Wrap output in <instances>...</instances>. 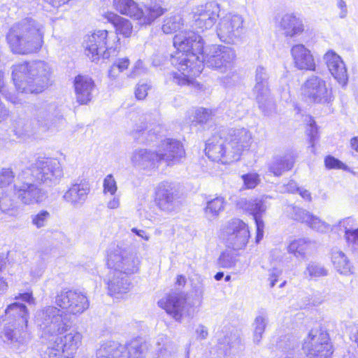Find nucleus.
I'll use <instances>...</instances> for the list:
<instances>
[{"instance_id":"nucleus-1","label":"nucleus","mask_w":358,"mask_h":358,"mask_svg":"<svg viewBox=\"0 0 358 358\" xmlns=\"http://www.w3.org/2000/svg\"><path fill=\"white\" fill-rule=\"evenodd\" d=\"M35 321L41 338L48 345L42 358H73L81 344L82 335L71 331L61 336L69 327L61 310L53 306H46L37 312Z\"/></svg>"},{"instance_id":"nucleus-2","label":"nucleus","mask_w":358,"mask_h":358,"mask_svg":"<svg viewBox=\"0 0 358 358\" xmlns=\"http://www.w3.org/2000/svg\"><path fill=\"white\" fill-rule=\"evenodd\" d=\"M64 178L60 161L52 157H38L18 175L14 184V192L24 205L39 203L45 198V192L38 187H53Z\"/></svg>"},{"instance_id":"nucleus-3","label":"nucleus","mask_w":358,"mask_h":358,"mask_svg":"<svg viewBox=\"0 0 358 358\" xmlns=\"http://www.w3.org/2000/svg\"><path fill=\"white\" fill-rule=\"evenodd\" d=\"M178 52L171 58V64L178 71L173 73V81L180 85L192 83L202 71L200 55L204 49L202 37L192 31H180L173 38Z\"/></svg>"},{"instance_id":"nucleus-4","label":"nucleus","mask_w":358,"mask_h":358,"mask_svg":"<svg viewBox=\"0 0 358 358\" xmlns=\"http://www.w3.org/2000/svg\"><path fill=\"white\" fill-rule=\"evenodd\" d=\"M251 143L252 134L245 128L221 129L207 141L205 151L212 161L230 164L239 160Z\"/></svg>"},{"instance_id":"nucleus-5","label":"nucleus","mask_w":358,"mask_h":358,"mask_svg":"<svg viewBox=\"0 0 358 358\" xmlns=\"http://www.w3.org/2000/svg\"><path fill=\"white\" fill-rule=\"evenodd\" d=\"M105 17L113 24L116 33L109 34L106 30H97L85 37L83 42L85 53L92 62L98 60L101 57L108 58L111 51H115L117 47L120 40L117 35L121 34L128 38L133 31V26L127 19L112 12L107 13Z\"/></svg>"},{"instance_id":"nucleus-6","label":"nucleus","mask_w":358,"mask_h":358,"mask_svg":"<svg viewBox=\"0 0 358 358\" xmlns=\"http://www.w3.org/2000/svg\"><path fill=\"white\" fill-rule=\"evenodd\" d=\"M45 31V24L41 21L25 17L13 24L6 34V40L14 53H35L43 44Z\"/></svg>"},{"instance_id":"nucleus-7","label":"nucleus","mask_w":358,"mask_h":358,"mask_svg":"<svg viewBox=\"0 0 358 358\" xmlns=\"http://www.w3.org/2000/svg\"><path fill=\"white\" fill-rule=\"evenodd\" d=\"M50 66L41 60L24 62L13 65L12 78L16 90L21 93H41L51 83Z\"/></svg>"},{"instance_id":"nucleus-8","label":"nucleus","mask_w":358,"mask_h":358,"mask_svg":"<svg viewBox=\"0 0 358 358\" xmlns=\"http://www.w3.org/2000/svg\"><path fill=\"white\" fill-rule=\"evenodd\" d=\"M113 6L120 14L138 20L141 25H150L166 11L157 3L145 6L143 9L134 0H113Z\"/></svg>"},{"instance_id":"nucleus-9","label":"nucleus","mask_w":358,"mask_h":358,"mask_svg":"<svg viewBox=\"0 0 358 358\" xmlns=\"http://www.w3.org/2000/svg\"><path fill=\"white\" fill-rule=\"evenodd\" d=\"M139 262L136 255L129 248L117 244L108 250L107 266L110 271L131 275L138 272Z\"/></svg>"},{"instance_id":"nucleus-10","label":"nucleus","mask_w":358,"mask_h":358,"mask_svg":"<svg viewBox=\"0 0 358 358\" xmlns=\"http://www.w3.org/2000/svg\"><path fill=\"white\" fill-rule=\"evenodd\" d=\"M236 58L234 48L224 45H213L208 49H203L200 55L202 69L204 66L226 73L231 71Z\"/></svg>"},{"instance_id":"nucleus-11","label":"nucleus","mask_w":358,"mask_h":358,"mask_svg":"<svg viewBox=\"0 0 358 358\" xmlns=\"http://www.w3.org/2000/svg\"><path fill=\"white\" fill-rule=\"evenodd\" d=\"M31 113L38 126L44 131H57L66 123L62 114L54 103L42 102L35 104Z\"/></svg>"},{"instance_id":"nucleus-12","label":"nucleus","mask_w":358,"mask_h":358,"mask_svg":"<svg viewBox=\"0 0 358 358\" xmlns=\"http://www.w3.org/2000/svg\"><path fill=\"white\" fill-rule=\"evenodd\" d=\"M244 18L234 12H229L220 17L216 25V34L224 43L234 44L244 32Z\"/></svg>"},{"instance_id":"nucleus-13","label":"nucleus","mask_w":358,"mask_h":358,"mask_svg":"<svg viewBox=\"0 0 358 358\" xmlns=\"http://www.w3.org/2000/svg\"><path fill=\"white\" fill-rule=\"evenodd\" d=\"M302 350L308 358H329L333 347L326 331L312 329L303 340Z\"/></svg>"},{"instance_id":"nucleus-14","label":"nucleus","mask_w":358,"mask_h":358,"mask_svg":"<svg viewBox=\"0 0 358 358\" xmlns=\"http://www.w3.org/2000/svg\"><path fill=\"white\" fill-rule=\"evenodd\" d=\"M220 236L227 247L234 250L245 248L250 238L248 225L239 219H232L221 229Z\"/></svg>"},{"instance_id":"nucleus-15","label":"nucleus","mask_w":358,"mask_h":358,"mask_svg":"<svg viewBox=\"0 0 358 358\" xmlns=\"http://www.w3.org/2000/svg\"><path fill=\"white\" fill-rule=\"evenodd\" d=\"M158 305L176 322H181L183 318L193 316L192 306L187 302L186 295L182 292L168 294L158 301Z\"/></svg>"},{"instance_id":"nucleus-16","label":"nucleus","mask_w":358,"mask_h":358,"mask_svg":"<svg viewBox=\"0 0 358 358\" xmlns=\"http://www.w3.org/2000/svg\"><path fill=\"white\" fill-rule=\"evenodd\" d=\"M55 303L68 313L80 315L90 306L85 293L78 290H62L55 297Z\"/></svg>"},{"instance_id":"nucleus-17","label":"nucleus","mask_w":358,"mask_h":358,"mask_svg":"<svg viewBox=\"0 0 358 358\" xmlns=\"http://www.w3.org/2000/svg\"><path fill=\"white\" fill-rule=\"evenodd\" d=\"M220 13V6L215 1L195 6L192 10L193 26L201 31L210 29L218 20Z\"/></svg>"},{"instance_id":"nucleus-18","label":"nucleus","mask_w":358,"mask_h":358,"mask_svg":"<svg viewBox=\"0 0 358 358\" xmlns=\"http://www.w3.org/2000/svg\"><path fill=\"white\" fill-rule=\"evenodd\" d=\"M302 94L310 102L329 103L333 99L331 88L322 78L313 76L303 85Z\"/></svg>"},{"instance_id":"nucleus-19","label":"nucleus","mask_w":358,"mask_h":358,"mask_svg":"<svg viewBox=\"0 0 358 358\" xmlns=\"http://www.w3.org/2000/svg\"><path fill=\"white\" fill-rule=\"evenodd\" d=\"M91 187L88 181L84 179L73 180L64 192L63 201L74 208L84 206L90 193Z\"/></svg>"},{"instance_id":"nucleus-20","label":"nucleus","mask_w":358,"mask_h":358,"mask_svg":"<svg viewBox=\"0 0 358 358\" xmlns=\"http://www.w3.org/2000/svg\"><path fill=\"white\" fill-rule=\"evenodd\" d=\"M269 76L266 69L262 66H258L255 70L253 94L262 110H266L272 104L268 86Z\"/></svg>"},{"instance_id":"nucleus-21","label":"nucleus","mask_w":358,"mask_h":358,"mask_svg":"<svg viewBox=\"0 0 358 358\" xmlns=\"http://www.w3.org/2000/svg\"><path fill=\"white\" fill-rule=\"evenodd\" d=\"M266 198L262 197L249 201L245 199H241L237 203V206L240 208L243 209L252 215L257 228L256 243H259L264 236V224L262 217L267 208L266 205Z\"/></svg>"},{"instance_id":"nucleus-22","label":"nucleus","mask_w":358,"mask_h":358,"mask_svg":"<svg viewBox=\"0 0 358 358\" xmlns=\"http://www.w3.org/2000/svg\"><path fill=\"white\" fill-rule=\"evenodd\" d=\"M27 327V325L0 320V338L13 348H19L26 343L29 338Z\"/></svg>"},{"instance_id":"nucleus-23","label":"nucleus","mask_w":358,"mask_h":358,"mask_svg":"<svg viewBox=\"0 0 358 358\" xmlns=\"http://www.w3.org/2000/svg\"><path fill=\"white\" fill-rule=\"evenodd\" d=\"M177 194L173 185L168 182L159 184L155 192V203L162 211L171 212L177 207Z\"/></svg>"},{"instance_id":"nucleus-24","label":"nucleus","mask_w":358,"mask_h":358,"mask_svg":"<svg viewBox=\"0 0 358 358\" xmlns=\"http://www.w3.org/2000/svg\"><path fill=\"white\" fill-rule=\"evenodd\" d=\"M157 152L160 162H165L169 166L178 162L185 154L182 143L179 141L171 138L163 141Z\"/></svg>"},{"instance_id":"nucleus-25","label":"nucleus","mask_w":358,"mask_h":358,"mask_svg":"<svg viewBox=\"0 0 358 358\" xmlns=\"http://www.w3.org/2000/svg\"><path fill=\"white\" fill-rule=\"evenodd\" d=\"M323 59L334 79L343 87L346 85L348 75L342 58L336 52L329 50L324 55Z\"/></svg>"},{"instance_id":"nucleus-26","label":"nucleus","mask_w":358,"mask_h":358,"mask_svg":"<svg viewBox=\"0 0 358 358\" xmlns=\"http://www.w3.org/2000/svg\"><path fill=\"white\" fill-rule=\"evenodd\" d=\"M73 85L76 101L80 105L88 104L96 90L94 80L89 76L78 75L74 79Z\"/></svg>"},{"instance_id":"nucleus-27","label":"nucleus","mask_w":358,"mask_h":358,"mask_svg":"<svg viewBox=\"0 0 358 358\" xmlns=\"http://www.w3.org/2000/svg\"><path fill=\"white\" fill-rule=\"evenodd\" d=\"M132 165L141 169H151L161 163L157 152L148 149H136L130 157Z\"/></svg>"},{"instance_id":"nucleus-28","label":"nucleus","mask_w":358,"mask_h":358,"mask_svg":"<svg viewBox=\"0 0 358 358\" xmlns=\"http://www.w3.org/2000/svg\"><path fill=\"white\" fill-rule=\"evenodd\" d=\"M290 52L296 68L305 71L315 70L314 57L310 50L304 45H294L292 47Z\"/></svg>"},{"instance_id":"nucleus-29","label":"nucleus","mask_w":358,"mask_h":358,"mask_svg":"<svg viewBox=\"0 0 358 358\" xmlns=\"http://www.w3.org/2000/svg\"><path fill=\"white\" fill-rule=\"evenodd\" d=\"M108 294L117 296L127 293L131 287L130 275L110 271L106 278Z\"/></svg>"},{"instance_id":"nucleus-30","label":"nucleus","mask_w":358,"mask_h":358,"mask_svg":"<svg viewBox=\"0 0 358 358\" xmlns=\"http://www.w3.org/2000/svg\"><path fill=\"white\" fill-rule=\"evenodd\" d=\"M275 20L278 27L286 37H294L303 31L302 20L293 14L286 13Z\"/></svg>"},{"instance_id":"nucleus-31","label":"nucleus","mask_w":358,"mask_h":358,"mask_svg":"<svg viewBox=\"0 0 358 358\" xmlns=\"http://www.w3.org/2000/svg\"><path fill=\"white\" fill-rule=\"evenodd\" d=\"M28 317L29 314L26 306L19 302H15L8 306L1 320L18 323V325H27Z\"/></svg>"},{"instance_id":"nucleus-32","label":"nucleus","mask_w":358,"mask_h":358,"mask_svg":"<svg viewBox=\"0 0 358 358\" xmlns=\"http://www.w3.org/2000/svg\"><path fill=\"white\" fill-rule=\"evenodd\" d=\"M97 358H128L126 347L116 341H107L98 350Z\"/></svg>"},{"instance_id":"nucleus-33","label":"nucleus","mask_w":358,"mask_h":358,"mask_svg":"<svg viewBox=\"0 0 358 358\" xmlns=\"http://www.w3.org/2000/svg\"><path fill=\"white\" fill-rule=\"evenodd\" d=\"M331 259L334 268L339 273L348 275L353 273V266L351 262L341 249L332 248Z\"/></svg>"},{"instance_id":"nucleus-34","label":"nucleus","mask_w":358,"mask_h":358,"mask_svg":"<svg viewBox=\"0 0 358 358\" xmlns=\"http://www.w3.org/2000/svg\"><path fill=\"white\" fill-rule=\"evenodd\" d=\"M295 160L292 152L287 153L282 157H276L268 164V170L275 176H281L285 171H287L294 166Z\"/></svg>"},{"instance_id":"nucleus-35","label":"nucleus","mask_w":358,"mask_h":358,"mask_svg":"<svg viewBox=\"0 0 358 358\" xmlns=\"http://www.w3.org/2000/svg\"><path fill=\"white\" fill-rule=\"evenodd\" d=\"M219 345L226 352L238 351L242 347L239 332L236 329L226 331L224 336L219 338Z\"/></svg>"},{"instance_id":"nucleus-36","label":"nucleus","mask_w":358,"mask_h":358,"mask_svg":"<svg viewBox=\"0 0 358 358\" xmlns=\"http://www.w3.org/2000/svg\"><path fill=\"white\" fill-rule=\"evenodd\" d=\"M0 210L2 213L13 217H17L20 213L17 203L7 194H3L0 196Z\"/></svg>"},{"instance_id":"nucleus-37","label":"nucleus","mask_w":358,"mask_h":358,"mask_svg":"<svg viewBox=\"0 0 358 358\" xmlns=\"http://www.w3.org/2000/svg\"><path fill=\"white\" fill-rule=\"evenodd\" d=\"M311 242L306 238H299L292 241L288 245V252L296 258L305 259L306 252L310 248Z\"/></svg>"},{"instance_id":"nucleus-38","label":"nucleus","mask_w":358,"mask_h":358,"mask_svg":"<svg viewBox=\"0 0 358 358\" xmlns=\"http://www.w3.org/2000/svg\"><path fill=\"white\" fill-rule=\"evenodd\" d=\"M225 201L222 196H217L207 202L204 209L205 215L208 220L216 218L224 210Z\"/></svg>"},{"instance_id":"nucleus-39","label":"nucleus","mask_w":358,"mask_h":358,"mask_svg":"<svg viewBox=\"0 0 358 358\" xmlns=\"http://www.w3.org/2000/svg\"><path fill=\"white\" fill-rule=\"evenodd\" d=\"M182 27V18L178 15H174L164 20L162 30L166 34H171L180 31Z\"/></svg>"},{"instance_id":"nucleus-40","label":"nucleus","mask_w":358,"mask_h":358,"mask_svg":"<svg viewBox=\"0 0 358 358\" xmlns=\"http://www.w3.org/2000/svg\"><path fill=\"white\" fill-rule=\"evenodd\" d=\"M286 212L292 220L304 224H306L311 215L308 210L294 204L287 206Z\"/></svg>"},{"instance_id":"nucleus-41","label":"nucleus","mask_w":358,"mask_h":358,"mask_svg":"<svg viewBox=\"0 0 358 358\" xmlns=\"http://www.w3.org/2000/svg\"><path fill=\"white\" fill-rule=\"evenodd\" d=\"M126 347V353L128 358H143L145 351V345L139 340L134 339L130 341Z\"/></svg>"},{"instance_id":"nucleus-42","label":"nucleus","mask_w":358,"mask_h":358,"mask_svg":"<svg viewBox=\"0 0 358 358\" xmlns=\"http://www.w3.org/2000/svg\"><path fill=\"white\" fill-rule=\"evenodd\" d=\"M295 347L296 342L287 336L280 338L276 343L277 349L287 353L285 357L282 358H295L294 353Z\"/></svg>"},{"instance_id":"nucleus-43","label":"nucleus","mask_w":358,"mask_h":358,"mask_svg":"<svg viewBox=\"0 0 358 358\" xmlns=\"http://www.w3.org/2000/svg\"><path fill=\"white\" fill-rule=\"evenodd\" d=\"M268 319L264 315H259L255 320V331H254V343L259 345L262 338V334L265 331L267 324Z\"/></svg>"},{"instance_id":"nucleus-44","label":"nucleus","mask_w":358,"mask_h":358,"mask_svg":"<svg viewBox=\"0 0 358 358\" xmlns=\"http://www.w3.org/2000/svg\"><path fill=\"white\" fill-rule=\"evenodd\" d=\"M306 224L320 233H326L330 229V225L328 223L313 213H311Z\"/></svg>"},{"instance_id":"nucleus-45","label":"nucleus","mask_w":358,"mask_h":358,"mask_svg":"<svg viewBox=\"0 0 358 358\" xmlns=\"http://www.w3.org/2000/svg\"><path fill=\"white\" fill-rule=\"evenodd\" d=\"M237 260L236 255L233 252L226 250L220 255L217 264L220 267L230 268L236 265Z\"/></svg>"},{"instance_id":"nucleus-46","label":"nucleus","mask_w":358,"mask_h":358,"mask_svg":"<svg viewBox=\"0 0 358 358\" xmlns=\"http://www.w3.org/2000/svg\"><path fill=\"white\" fill-rule=\"evenodd\" d=\"M304 273L310 278H317L327 275V270L320 264L311 262L307 265Z\"/></svg>"},{"instance_id":"nucleus-47","label":"nucleus","mask_w":358,"mask_h":358,"mask_svg":"<svg viewBox=\"0 0 358 358\" xmlns=\"http://www.w3.org/2000/svg\"><path fill=\"white\" fill-rule=\"evenodd\" d=\"M50 218V213L48 210H42L37 214L31 216V224L37 229H41L46 226Z\"/></svg>"},{"instance_id":"nucleus-48","label":"nucleus","mask_w":358,"mask_h":358,"mask_svg":"<svg viewBox=\"0 0 358 358\" xmlns=\"http://www.w3.org/2000/svg\"><path fill=\"white\" fill-rule=\"evenodd\" d=\"M15 173L10 168H1L0 169V187L10 185L14 180Z\"/></svg>"},{"instance_id":"nucleus-49","label":"nucleus","mask_w":358,"mask_h":358,"mask_svg":"<svg viewBox=\"0 0 358 358\" xmlns=\"http://www.w3.org/2000/svg\"><path fill=\"white\" fill-rule=\"evenodd\" d=\"M28 127H29L23 120H20L14 123L13 126V131L14 132L15 135L17 136V138H23L26 136H29L31 134Z\"/></svg>"},{"instance_id":"nucleus-50","label":"nucleus","mask_w":358,"mask_h":358,"mask_svg":"<svg viewBox=\"0 0 358 358\" xmlns=\"http://www.w3.org/2000/svg\"><path fill=\"white\" fill-rule=\"evenodd\" d=\"M241 178L246 189H253L260 182L259 176L256 173L243 174Z\"/></svg>"},{"instance_id":"nucleus-51","label":"nucleus","mask_w":358,"mask_h":358,"mask_svg":"<svg viewBox=\"0 0 358 358\" xmlns=\"http://www.w3.org/2000/svg\"><path fill=\"white\" fill-rule=\"evenodd\" d=\"M103 193L114 196L117 190V182L112 174L106 176L103 182Z\"/></svg>"},{"instance_id":"nucleus-52","label":"nucleus","mask_w":358,"mask_h":358,"mask_svg":"<svg viewBox=\"0 0 358 358\" xmlns=\"http://www.w3.org/2000/svg\"><path fill=\"white\" fill-rule=\"evenodd\" d=\"M345 237L348 243L352 249L358 252V228L356 229H348L345 228Z\"/></svg>"},{"instance_id":"nucleus-53","label":"nucleus","mask_w":358,"mask_h":358,"mask_svg":"<svg viewBox=\"0 0 358 358\" xmlns=\"http://www.w3.org/2000/svg\"><path fill=\"white\" fill-rule=\"evenodd\" d=\"M192 290L194 296L202 300L205 292L204 280L201 276H197L192 282Z\"/></svg>"},{"instance_id":"nucleus-54","label":"nucleus","mask_w":358,"mask_h":358,"mask_svg":"<svg viewBox=\"0 0 358 358\" xmlns=\"http://www.w3.org/2000/svg\"><path fill=\"white\" fill-rule=\"evenodd\" d=\"M325 166L328 169H342L348 170V166L343 164L339 159L333 156L329 155L324 159Z\"/></svg>"},{"instance_id":"nucleus-55","label":"nucleus","mask_w":358,"mask_h":358,"mask_svg":"<svg viewBox=\"0 0 358 358\" xmlns=\"http://www.w3.org/2000/svg\"><path fill=\"white\" fill-rule=\"evenodd\" d=\"M213 116L212 110L206 108H199L196 110L194 121L199 124L206 123Z\"/></svg>"},{"instance_id":"nucleus-56","label":"nucleus","mask_w":358,"mask_h":358,"mask_svg":"<svg viewBox=\"0 0 358 358\" xmlns=\"http://www.w3.org/2000/svg\"><path fill=\"white\" fill-rule=\"evenodd\" d=\"M308 119V127L306 132L309 136L310 142L312 143V146L314 145V142L317 138V128L315 120L310 116H306V120Z\"/></svg>"},{"instance_id":"nucleus-57","label":"nucleus","mask_w":358,"mask_h":358,"mask_svg":"<svg viewBox=\"0 0 358 358\" xmlns=\"http://www.w3.org/2000/svg\"><path fill=\"white\" fill-rule=\"evenodd\" d=\"M150 89V86L147 83L138 84L137 87L135 90L136 97L142 100L144 99L148 95V91Z\"/></svg>"},{"instance_id":"nucleus-58","label":"nucleus","mask_w":358,"mask_h":358,"mask_svg":"<svg viewBox=\"0 0 358 358\" xmlns=\"http://www.w3.org/2000/svg\"><path fill=\"white\" fill-rule=\"evenodd\" d=\"M129 65V60L128 58H120L117 59L113 64V66H115L117 69V71L122 72L124 70L127 69Z\"/></svg>"},{"instance_id":"nucleus-59","label":"nucleus","mask_w":358,"mask_h":358,"mask_svg":"<svg viewBox=\"0 0 358 358\" xmlns=\"http://www.w3.org/2000/svg\"><path fill=\"white\" fill-rule=\"evenodd\" d=\"M145 71L143 68V62L141 60H138L136 62L132 71L129 74V77L134 78L137 77L138 76L141 75L142 73H143Z\"/></svg>"},{"instance_id":"nucleus-60","label":"nucleus","mask_w":358,"mask_h":358,"mask_svg":"<svg viewBox=\"0 0 358 358\" xmlns=\"http://www.w3.org/2000/svg\"><path fill=\"white\" fill-rule=\"evenodd\" d=\"M15 299L25 301L29 304H34L35 301V299L33 297L31 292H24L19 294L17 296L15 297Z\"/></svg>"},{"instance_id":"nucleus-61","label":"nucleus","mask_w":358,"mask_h":358,"mask_svg":"<svg viewBox=\"0 0 358 358\" xmlns=\"http://www.w3.org/2000/svg\"><path fill=\"white\" fill-rule=\"evenodd\" d=\"M281 271L278 268H273L269 271L270 286L273 287L278 281V278L281 275Z\"/></svg>"},{"instance_id":"nucleus-62","label":"nucleus","mask_w":358,"mask_h":358,"mask_svg":"<svg viewBox=\"0 0 358 358\" xmlns=\"http://www.w3.org/2000/svg\"><path fill=\"white\" fill-rule=\"evenodd\" d=\"M147 129V125L145 124H143L141 125H136V127L131 131V134L133 138L136 140H139L140 136L139 134L142 133L143 134L145 133V130Z\"/></svg>"},{"instance_id":"nucleus-63","label":"nucleus","mask_w":358,"mask_h":358,"mask_svg":"<svg viewBox=\"0 0 358 358\" xmlns=\"http://www.w3.org/2000/svg\"><path fill=\"white\" fill-rule=\"evenodd\" d=\"M196 334L197 338L206 339L208 335V329L206 327L202 324H199L196 329Z\"/></svg>"},{"instance_id":"nucleus-64","label":"nucleus","mask_w":358,"mask_h":358,"mask_svg":"<svg viewBox=\"0 0 358 358\" xmlns=\"http://www.w3.org/2000/svg\"><path fill=\"white\" fill-rule=\"evenodd\" d=\"M337 7L341 10L339 13V17L341 18H345L348 13V8L345 1L343 0H337Z\"/></svg>"}]
</instances>
